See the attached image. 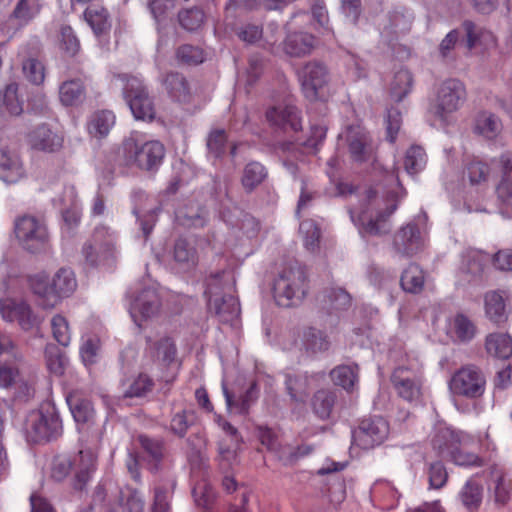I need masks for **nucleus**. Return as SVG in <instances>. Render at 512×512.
Returning <instances> with one entry per match:
<instances>
[{"instance_id": "obj_1", "label": "nucleus", "mask_w": 512, "mask_h": 512, "mask_svg": "<svg viewBox=\"0 0 512 512\" xmlns=\"http://www.w3.org/2000/svg\"><path fill=\"white\" fill-rule=\"evenodd\" d=\"M165 156L164 145L157 140L139 144L131 135L123 140L117 150L106 155V165L101 169L100 185H111L114 179V167H129L136 165L140 169L153 171L158 169Z\"/></svg>"}, {"instance_id": "obj_2", "label": "nucleus", "mask_w": 512, "mask_h": 512, "mask_svg": "<svg viewBox=\"0 0 512 512\" xmlns=\"http://www.w3.org/2000/svg\"><path fill=\"white\" fill-rule=\"evenodd\" d=\"M30 287L34 294L42 300L45 308L54 307L61 298L70 296L77 287L74 272L69 268H60L48 281L44 273L33 275L29 278Z\"/></svg>"}, {"instance_id": "obj_3", "label": "nucleus", "mask_w": 512, "mask_h": 512, "mask_svg": "<svg viewBox=\"0 0 512 512\" xmlns=\"http://www.w3.org/2000/svg\"><path fill=\"white\" fill-rule=\"evenodd\" d=\"M308 292L305 270L297 263L285 266L274 280L273 297L277 305L292 307L299 304Z\"/></svg>"}, {"instance_id": "obj_4", "label": "nucleus", "mask_w": 512, "mask_h": 512, "mask_svg": "<svg viewBox=\"0 0 512 512\" xmlns=\"http://www.w3.org/2000/svg\"><path fill=\"white\" fill-rule=\"evenodd\" d=\"M96 458V451L86 446L79 451L74 461L69 457L58 456L53 460L51 477L56 481H62L69 475L72 467L76 466L74 488L82 490L95 470Z\"/></svg>"}, {"instance_id": "obj_5", "label": "nucleus", "mask_w": 512, "mask_h": 512, "mask_svg": "<svg viewBox=\"0 0 512 512\" xmlns=\"http://www.w3.org/2000/svg\"><path fill=\"white\" fill-rule=\"evenodd\" d=\"M24 432L34 443L50 441L62 434V421L54 406L33 410L25 418Z\"/></svg>"}, {"instance_id": "obj_6", "label": "nucleus", "mask_w": 512, "mask_h": 512, "mask_svg": "<svg viewBox=\"0 0 512 512\" xmlns=\"http://www.w3.org/2000/svg\"><path fill=\"white\" fill-rule=\"evenodd\" d=\"M71 413L78 425L80 441L86 447L95 450L103 435L102 425L96 421V412L92 403L83 398L70 396L67 398Z\"/></svg>"}, {"instance_id": "obj_7", "label": "nucleus", "mask_w": 512, "mask_h": 512, "mask_svg": "<svg viewBox=\"0 0 512 512\" xmlns=\"http://www.w3.org/2000/svg\"><path fill=\"white\" fill-rule=\"evenodd\" d=\"M466 100V88L457 79H447L436 89L431 111L442 123L447 124L450 116L458 111Z\"/></svg>"}, {"instance_id": "obj_8", "label": "nucleus", "mask_w": 512, "mask_h": 512, "mask_svg": "<svg viewBox=\"0 0 512 512\" xmlns=\"http://www.w3.org/2000/svg\"><path fill=\"white\" fill-rule=\"evenodd\" d=\"M125 82L123 96L133 116L137 120L152 121L155 117V107L143 81L135 76H122Z\"/></svg>"}, {"instance_id": "obj_9", "label": "nucleus", "mask_w": 512, "mask_h": 512, "mask_svg": "<svg viewBox=\"0 0 512 512\" xmlns=\"http://www.w3.org/2000/svg\"><path fill=\"white\" fill-rule=\"evenodd\" d=\"M485 387V376L475 365L461 367L449 381V389L453 395L469 399L481 397L485 392Z\"/></svg>"}, {"instance_id": "obj_10", "label": "nucleus", "mask_w": 512, "mask_h": 512, "mask_svg": "<svg viewBox=\"0 0 512 512\" xmlns=\"http://www.w3.org/2000/svg\"><path fill=\"white\" fill-rule=\"evenodd\" d=\"M114 253V238L109 229L104 226L96 227L91 238L82 248V255L90 267H96L101 262L112 257Z\"/></svg>"}, {"instance_id": "obj_11", "label": "nucleus", "mask_w": 512, "mask_h": 512, "mask_svg": "<svg viewBox=\"0 0 512 512\" xmlns=\"http://www.w3.org/2000/svg\"><path fill=\"white\" fill-rule=\"evenodd\" d=\"M15 235L22 246L32 253L43 249L48 241L46 225L32 216H24L16 221Z\"/></svg>"}, {"instance_id": "obj_12", "label": "nucleus", "mask_w": 512, "mask_h": 512, "mask_svg": "<svg viewBox=\"0 0 512 512\" xmlns=\"http://www.w3.org/2000/svg\"><path fill=\"white\" fill-rule=\"evenodd\" d=\"M462 434L450 430L448 428L440 430L433 439V445L442 449L443 446L447 447L450 452L451 460L458 466L465 467H480L484 465V460L478 455L464 451L457 447L461 443Z\"/></svg>"}, {"instance_id": "obj_13", "label": "nucleus", "mask_w": 512, "mask_h": 512, "mask_svg": "<svg viewBox=\"0 0 512 512\" xmlns=\"http://www.w3.org/2000/svg\"><path fill=\"white\" fill-rule=\"evenodd\" d=\"M389 435V424L382 417L363 419L353 431V442L363 448L371 449L381 445Z\"/></svg>"}, {"instance_id": "obj_14", "label": "nucleus", "mask_w": 512, "mask_h": 512, "mask_svg": "<svg viewBox=\"0 0 512 512\" xmlns=\"http://www.w3.org/2000/svg\"><path fill=\"white\" fill-rule=\"evenodd\" d=\"M265 116L270 126L284 132H298L302 129L301 111L291 101L269 107Z\"/></svg>"}, {"instance_id": "obj_15", "label": "nucleus", "mask_w": 512, "mask_h": 512, "mask_svg": "<svg viewBox=\"0 0 512 512\" xmlns=\"http://www.w3.org/2000/svg\"><path fill=\"white\" fill-rule=\"evenodd\" d=\"M0 314L3 320L17 322L25 331L38 327L42 321L26 302L14 299L0 300Z\"/></svg>"}, {"instance_id": "obj_16", "label": "nucleus", "mask_w": 512, "mask_h": 512, "mask_svg": "<svg viewBox=\"0 0 512 512\" xmlns=\"http://www.w3.org/2000/svg\"><path fill=\"white\" fill-rule=\"evenodd\" d=\"M220 274L212 277L207 283L205 295L208 298V310L219 317L221 322H229L238 316L240 308L238 300L232 295L214 297L213 286L218 281Z\"/></svg>"}, {"instance_id": "obj_17", "label": "nucleus", "mask_w": 512, "mask_h": 512, "mask_svg": "<svg viewBox=\"0 0 512 512\" xmlns=\"http://www.w3.org/2000/svg\"><path fill=\"white\" fill-rule=\"evenodd\" d=\"M302 91L309 100L319 98V90L327 83L326 67L318 62L307 63L299 72Z\"/></svg>"}, {"instance_id": "obj_18", "label": "nucleus", "mask_w": 512, "mask_h": 512, "mask_svg": "<svg viewBox=\"0 0 512 512\" xmlns=\"http://www.w3.org/2000/svg\"><path fill=\"white\" fill-rule=\"evenodd\" d=\"M26 177V169L20 154L9 147L0 148V179L15 184Z\"/></svg>"}, {"instance_id": "obj_19", "label": "nucleus", "mask_w": 512, "mask_h": 512, "mask_svg": "<svg viewBox=\"0 0 512 512\" xmlns=\"http://www.w3.org/2000/svg\"><path fill=\"white\" fill-rule=\"evenodd\" d=\"M293 348L304 352H325L330 348V341L323 331L307 326L295 333Z\"/></svg>"}, {"instance_id": "obj_20", "label": "nucleus", "mask_w": 512, "mask_h": 512, "mask_svg": "<svg viewBox=\"0 0 512 512\" xmlns=\"http://www.w3.org/2000/svg\"><path fill=\"white\" fill-rule=\"evenodd\" d=\"M391 381L398 395L406 401H417L421 396V381L411 370L399 367L394 370Z\"/></svg>"}, {"instance_id": "obj_21", "label": "nucleus", "mask_w": 512, "mask_h": 512, "mask_svg": "<svg viewBox=\"0 0 512 512\" xmlns=\"http://www.w3.org/2000/svg\"><path fill=\"white\" fill-rule=\"evenodd\" d=\"M160 305L157 293L152 289H146L131 302L129 313L138 328H142V321L158 313Z\"/></svg>"}, {"instance_id": "obj_22", "label": "nucleus", "mask_w": 512, "mask_h": 512, "mask_svg": "<svg viewBox=\"0 0 512 512\" xmlns=\"http://www.w3.org/2000/svg\"><path fill=\"white\" fill-rule=\"evenodd\" d=\"M295 0H229L225 6V21L234 18L238 12L257 11L264 9L266 11L282 10L284 7ZM227 25H230L227 22Z\"/></svg>"}, {"instance_id": "obj_23", "label": "nucleus", "mask_w": 512, "mask_h": 512, "mask_svg": "<svg viewBox=\"0 0 512 512\" xmlns=\"http://www.w3.org/2000/svg\"><path fill=\"white\" fill-rule=\"evenodd\" d=\"M394 247L403 256H413L423 248V239L416 224L409 223L394 236Z\"/></svg>"}, {"instance_id": "obj_24", "label": "nucleus", "mask_w": 512, "mask_h": 512, "mask_svg": "<svg viewBox=\"0 0 512 512\" xmlns=\"http://www.w3.org/2000/svg\"><path fill=\"white\" fill-rule=\"evenodd\" d=\"M491 478L487 483L489 498L497 506H505L512 495V480L496 466L491 467Z\"/></svg>"}, {"instance_id": "obj_25", "label": "nucleus", "mask_w": 512, "mask_h": 512, "mask_svg": "<svg viewBox=\"0 0 512 512\" xmlns=\"http://www.w3.org/2000/svg\"><path fill=\"white\" fill-rule=\"evenodd\" d=\"M176 487L174 474L165 471L157 480L154 487L152 512H169L170 500Z\"/></svg>"}, {"instance_id": "obj_26", "label": "nucleus", "mask_w": 512, "mask_h": 512, "mask_svg": "<svg viewBox=\"0 0 512 512\" xmlns=\"http://www.w3.org/2000/svg\"><path fill=\"white\" fill-rule=\"evenodd\" d=\"M28 142L32 149L51 153L62 147L63 137L48 126L41 125L29 133Z\"/></svg>"}, {"instance_id": "obj_27", "label": "nucleus", "mask_w": 512, "mask_h": 512, "mask_svg": "<svg viewBox=\"0 0 512 512\" xmlns=\"http://www.w3.org/2000/svg\"><path fill=\"white\" fill-rule=\"evenodd\" d=\"M348 146L351 157L356 162H368L375 157V147L367 132H353L348 137Z\"/></svg>"}, {"instance_id": "obj_28", "label": "nucleus", "mask_w": 512, "mask_h": 512, "mask_svg": "<svg viewBox=\"0 0 512 512\" xmlns=\"http://www.w3.org/2000/svg\"><path fill=\"white\" fill-rule=\"evenodd\" d=\"M222 389L228 409H236L240 414H247L259 396V387L255 381L251 382L249 388L238 399L228 390L225 382H222Z\"/></svg>"}, {"instance_id": "obj_29", "label": "nucleus", "mask_w": 512, "mask_h": 512, "mask_svg": "<svg viewBox=\"0 0 512 512\" xmlns=\"http://www.w3.org/2000/svg\"><path fill=\"white\" fill-rule=\"evenodd\" d=\"M138 441L148 460L149 469L152 472L160 471L163 468L162 461L165 456L163 441L147 435H139Z\"/></svg>"}, {"instance_id": "obj_30", "label": "nucleus", "mask_w": 512, "mask_h": 512, "mask_svg": "<svg viewBox=\"0 0 512 512\" xmlns=\"http://www.w3.org/2000/svg\"><path fill=\"white\" fill-rule=\"evenodd\" d=\"M313 35L303 32H295L287 35L284 42V51L292 57H302L309 54L314 48Z\"/></svg>"}, {"instance_id": "obj_31", "label": "nucleus", "mask_w": 512, "mask_h": 512, "mask_svg": "<svg viewBox=\"0 0 512 512\" xmlns=\"http://www.w3.org/2000/svg\"><path fill=\"white\" fill-rule=\"evenodd\" d=\"M115 124V115L109 110L93 113L87 123V131L96 139L105 138Z\"/></svg>"}, {"instance_id": "obj_32", "label": "nucleus", "mask_w": 512, "mask_h": 512, "mask_svg": "<svg viewBox=\"0 0 512 512\" xmlns=\"http://www.w3.org/2000/svg\"><path fill=\"white\" fill-rule=\"evenodd\" d=\"M163 84L173 100L180 103H186L190 100V87L187 79L181 73H168Z\"/></svg>"}, {"instance_id": "obj_33", "label": "nucleus", "mask_w": 512, "mask_h": 512, "mask_svg": "<svg viewBox=\"0 0 512 512\" xmlns=\"http://www.w3.org/2000/svg\"><path fill=\"white\" fill-rule=\"evenodd\" d=\"M85 96L86 89L80 79L67 80L59 86V100L64 106H77L84 101Z\"/></svg>"}, {"instance_id": "obj_34", "label": "nucleus", "mask_w": 512, "mask_h": 512, "mask_svg": "<svg viewBox=\"0 0 512 512\" xmlns=\"http://www.w3.org/2000/svg\"><path fill=\"white\" fill-rule=\"evenodd\" d=\"M447 333L454 341L469 342L475 336L476 326L466 315L458 313L449 322Z\"/></svg>"}, {"instance_id": "obj_35", "label": "nucleus", "mask_w": 512, "mask_h": 512, "mask_svg": "<svg viewBox=\"0 0 512 512\" xmlns=\"http://www.w3.org/2000/svg\"><path fill=\"white\" fill-rule=\"evenodd\" d=\"M462 27L466 33V47L467 50H472L477 47H488L495 44V39L490 31L478 27L472 21L466 20L463 22Z\"/></svg>"}, {"instance_id": "obj_36", "label": "nucleus", "mask_w": 512, "mask_h": 512, "mask_svg": "<svg viewBox=\"0 0 512 512\" xmlns=\"http://www.w3.org/2000/svg\"><path fill=\"white\" fill-rule=\"evenodd\" d=\"M489 175V165L478 157H467L464 160L463 179H467L471 185L485 183Z\"/></svg>"}, {"instance_id": "obj_37", "label": "nucleus", "mask_w": 512, "mask_h": 512, "mask_svg": "<svg viewBox=\"0 0 512 512\" xmlns=\"http://www.w3.org/2000/svg\"><path fill=\"white\" fill-rule=\"evenodd\" d=\"M337 395L334 391L321 389L314 393L311 399L313 413L321 420L330 418L335 406Z\"/></svg>"}, {"instance_id": "obj_38", "label": "nucleus", "mask_w": 512, "mask_h": 512, "mask_svg": "<svg viewBox=\"0 0 512 512\" xmlns=\"http://www.w3.org/2000/svg\"><path fill=\"white\" fill-rule=\"evenodd\" d=\"M474 130L484 138L492 140L501 132L502 122L495 114L483 111L480 112L475 119Z\"/></svg>"}, {"instance_id": "obj_39", "label": "nucleus", "mask_w": 512, "mask_h": 512, "mask_svg": "<svg viewBox=\"0 0 512 512\" xmlns=\"http://www.w3.org/2000/svg\"><path fill=\"white\" fill-rule=\"evenodd\" d=\"M84 18L97 36L106 34L111 28L108 11L102 6H88Z\"/></svg>"}, {"instance_id": "obj_40", "label": "nucleus", "mask_w": 512, "mask_h": 512, "mask_svg": "<svg viewBox=\"0 0 512 512\" xmlns=\"http://www.w3.org/2000/svg\"><path fill=\"white\" fill-rule=\"evenodd\" d=\"M0 109L2 113L18 116L23 112V102L18 96V84L11 82L0 91Z\"/></svg>"}, {"instance_id": "obj_41", "label": "nucleus", "mask_w": 512, "mask_h": 512, "mask_svg": "<svg viewBox=\"0 0 512 512\" xmlns=\"http://www.w3.org/2000/svg\"><path fill=\"white\" fill-rule=\"evenodd\" d=\"M485 312L487 317L494 323H502L507 319L505 312V301L500 291H490L484 297Z\"/></svg>"}, {"instance_id": "obj_42", "label": "nucleus", "mask_w": 512, "mask_h": 512, "mask_svg": "<svg viewBox=\"0 0 512 512\" xmlns=\"http://www.w3.org/2000/svg\"><path fill=\"white\" fill-rule=\"evenodd\" d=\"M123 397L140 398L150 393L154 387V381L145 373H139L131 380L123 381Z\"/></svg>"}, {"instance_id": "obj_43", "label": "nucleus", "mask_w": 512, "mask_h": 512, "mask_svg": "<svg viewBox=\"0 0 512 512\" xmlns=\"http://www.w3.org/2000/svg\"><path fill=\"white\" fill-rule=\"evenodd\" d=\"M459 498L469 511L477 510L482 503V485L474 479L467 480L459 492Z\"/></svg>"}, {"instance_id": "obj_44", "label": "nucleus", "mask_w": 512, "mask_h": 512, "mask_svg": "<svg viewBox=\"0 0 512 512\" xmlns=\"http://www.w3.org/2000/svg\"><path fill=\"white\" fill-rule=\"evenodd\" d=\"M424 272L416 264H410L402 273L400 284L404 291L418 294L424 288Z\"/></svg>"}, {"instance_id": "obj_45", "label": "nucleus", "mask_w": 512, "mask_h": 512, "mask_svg": "<svg viewBox=\"0 0 512 512\" xmlns=\"http://www.w3.org/2000/svg\"><path fill=\"white\" fill-rule=\"evenodd\" d=\"M396 209L397 206L395 204L391 205L384 212H379L375 218H370L368 220L365 213H362L359 216L358 221L366 233L378 235L386 232V221L395 212Z\"/></svg>"}, {"instance_id": "obj_46", "label": "nucleus", "mask_w": 512, "mask_h": 512, "mask_svg": "<svg viewBox=\"0 0 512 512\" xmlns=\"http://www.w3.org/2000/svg\"><path fill=\"white\" fill-rule=\"evenodd\" d=\"M412 84L413 78L408 70L401 69L397 71L390 86L391 98L396 102L402 101L410 93Z\"/></svg>"}, {"instance_id": "obj_47", "label": "nucleus", "mask_w": 512, "mask_h": 512, "mask_svg": "<svg viewBox=\"0 0 512 512\" xmlns=\"http://www.w3.org/2000/svg\"><path fill=\"white\" fill-rule=\"evenodd\" d=\"M41 8V0H18L12 17L18 20L19 24L26 25L40 13Z\"/></svg>"}, {"instance_id": "obj_48", "label": "nucleus", "mask_w": 512, "mask_h": 512, "mask_svg": "<svg viewBox=\"0 0 512 512\" xmlns=\"http://www.w3.org/2000/svg\"><path fill=\"white\" fill-rule=\"evenodd\" d=\"M286 390L291 399L295 402H304L309 390V380L307 375L286 376Z\"/></svg>"}, {"instance_id": "obj_49", "label": "nucleus", "mask_w": 512, "mask_h": 512, "mask_svg": "<svg viewBox=\"0 0 512 512\" xmlns=\"http://www.w3.org/2000/svg\"><path fill=\"white\" fill-rule=\"evenodd\" d=\"M118 503L127 512H143L145 500L136 489L126 487L119 491Z\"/></svg>"}, {"instance_id": "obj_50", "label": "nucleus", "mask_w": 512, "mask_h": 512, "mask_svg": "<svg viewBox=\"0 0 512 512\" xmlns=\"http://www.w3.org/2000/svg\"><path fill=\"white\" fill-rule=\"evenodd\" d=\"M265 177V167L259 162H250L244 168L242 185L246 191L251 192L262 183Z\"/></svg>"}, {"instance_id": "obj_51", "label": "nucleus", "mask_w": 512, "mask_h": 512, "mask_svg": "<svg viewBox=\"0 0 512 512\" xmlns=\"http://www.w3.org/2000/svg\"><path fill=\"white\" fill-rule=\"evenodd\" d=\"M64 194L67 200L63 202L67 208L62 210V217L64 222L70 226H76L80 221V211L77 207V192L75 187L69 186L64 189Z\"/></svg>"}, {"instance_id": "obj_52", "label": "nucleus", "mask_w": 512, "mask_h": 512, "mask_svg": "<svg viewBox=\"0 0 512 512\" xmlns=\"http://www.w3.org/2000/svg\"><path fill=\"white\" fill-rule=\"evenodd\" d=\"M173 258L177 263L191 267L197 263V251L186 239L179 238L174 244Z\"/></svg>"}, {"instance_id": "obj_53", "label": "nucleus", "mask_w": 512, "mask_h": 512, "mask_svg": "<svg viewBox=\"0 0 512 512\" xmlns=\"http://www.w3.org/2000/svg\"><path fill=\"white\" fill-rule=\"evenodd\" d=\"M426 164V153L420 146H411L404 158V167L408 174L414 175L424 169Z\"/></svg>"}, {"instance_id": "obj_54", "label": "nucleus", "mask_w": 512, "mask_h": 512, "mask_svg": "<svg viewBox=\"0 0 512 512\" xmlns=\"http://www.w3.org/2000/svg\"><path fill=\"white\" fill-rule=\"evenodd\" d=\"M205 19V14L198 7L183 9L178 13V21L181 27L187 31H196L199 29Z\"/></svg>"}, {"instance_id": "obj_55", "label": "nucleus", "mask_w": 512, "mask_h": 512, "mask_svg": "<svg viewBox=\"0 0 512 512\" xmlns=\"http://www.w3.org/2000/svg\"><path fill=\"white\" fill-rule=\"evenodd\" d=\"M24 77L33 85H41L45 79V66L36 58L29 57L22 62Z\"/></svg>"}, {"instance_id": "obj_56", "label": "nucleus", "mask_w": 512, "mask_h": 512, "mask_svg": "<svg viewBox=\"0 0 512 512\" xmlns=\"http://www.w3.org/2000/svg\"><path fill=\"white\" fill-rule=\"evenodd\" d=\"M175 55L178 62L189 66L201 64L205 59L203 49L190 44L179 46Z\"/></svg>"}, {"instance_id": "obj_57", "label": "nucleus", "mask_w": 512, "mask_h": 512, "mask_svg": "<svg viewBox=\"0 0 512 512\" xmlns=\"http://www.w3.org/2000/svg\"><path fill=\"white\" fill-rule=\"evenodd\" d=\"M51 331L53 338L62 347H68L71 342V331L67 319L60 315H54L51 319Z\"/></svg>"}, {"instance_id": "obj_58", "label": "nucleus", "mask_w": 512, "mask_h": 512, "mask_svg": "<svg viewBox=\"0 0 512 512\" xmlns=\"http://www.w3.org/2000/svg\"><path fill=\"white\" fill-rule=\"evenodd\" d=\"M192 495L196 505L204 509L210 508L215 500L213 487L204 479L195 484Z\"/></svg>"}, {"instance_id": "obj_59", "label": "nucleus", "mask_w": 512, "mask_h": 512, "mask_svg": "<svg viewBox=\"0 0 512 512\" xmlns=\"http://www.w3.org/2000/svg\"><path fill=\"white\" fill-rule=\"evenodd\" d=\"M300 233L304 238V245L307 250L314 252L319 245L321 231L313 220H304L299 226Z\"/></svg>"}, {"instance_id": "obj_60", "label": "nucleus", "mask_w": 512, "mask_h": 512, "mask_svg": "<svg viewBox=\"0 0 512 512\" xmlns=\"http://www.w3.org/2000/svg\"><path fill=\"white\" fill-rule=\"evenodd\" d=\"M486 352H512V336L508 333L495 332L486 337Z\"/></svg>"}, {"instance_id": "obj_61", "label": "nucleus", "mask_w": 512, "mask_h": 512, "mask_svg": "<svg viewBox=\"0 0 512 512\" xmlns=\"http://www.w3.org/2000/svg\"><path fill=\"white\" fill-rule=\"evenodd\" d=\"M331 378L336 385L349 390L353 388L357 380V374L352 366L341 365L331 371Z\"/></svg>"}, {"instance_id": "obj_62", "label": "nucleus", "mask_w": 512, "mask_h": 512, "mask_svg": "<svg viewBox=\"0 0 512 512\" xmlns=\"http://www.w3.org/2000/svg\"><path fill=\"white\" fill-rule=\"evenodd\" d=\"M429 488L440 489L448 480V472L441 461L430 463L427 469Z\"/></svg>"}, {"instance_id": "obj_63", "label": "nucleus", "mask_w": 512, "mask_h": 512, "mask_svg": "<svg viewBox=\"0 0 512 512\" xmlns=\"http://www.w3.org/2000/svg\"><path fill=\"white\" fill-rule=\"evenodd\" d=\"M258 439L270 452L275 453L280 458L285 456L286 453L282 451L278 435L272 429L268 427H259Z\"/></svg>"}, {"instance_id": "obj_64", "label": "nucleus", "mask_w": 512, "mask_h": 512, "mask_svg": "<svg viewBox=\"0 0 512 512\" xmlns=\"http://www.w3.org/2000/svg\"><path fill=\"white\" fill-rule=\"evenodd\" d=\"M194 415L192 412L181 411L176 413L170 422V431L182 438L185 436L188 428L193 424Z\"/></svg>"}]
</instances>
